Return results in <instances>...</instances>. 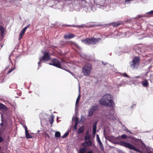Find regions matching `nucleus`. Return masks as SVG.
Returning <instances> with one entry per match:
<instances>
[{
  "label": "nucleus",
  "instance_id": "41",
  "mask_svg": "<svg viewBox=\"0 0 153 153\" xmlns=\"http://www.w3.org/2000/svg\"><path fill=\"white\" fill-rule=\"evenodd\" d=\"M121 137L124 139H126L127 138V136L126 134H123L121 135Z\"/></svg>",
  "mask_w": 153,
  "mask_h": 153
},
{
  "label": "nucleus",
  "instance_id": "15",
  "mask_svg": "<svg viewBox=\"0 0 153 153\" xmlns=\"http://www.w3.org/2000/svg\"><path fill=\"white\" fill-rule=\"evenodd\" d=\"M87 149V148L85 147L81 148L79 150V153H85Z\"/></svg>",
  "mask_w": 153,
  "mask_h": 153
},
{
  "label": "nucleus",
  "instance_id": "30",
  "mask_svg": "<svg viewBox=\"0 0 153 153\" xmlns=\"http://www.w3.org/2000/svg\"><path fill=\"white\" fill-rule=\"evenodd\" d=\"M91 135H86L85 137V140H91Z\"/></svg>",
  "mask_w": 153,
  "mask_h": 153
},
{
  "label": "nucleus",
  "instance_id": "28",
  "mask_svg": "<svg viewBox=\"0 0 153 153\" xmlns=\"http://www.w3.org/2000/svg\"><path fill=\"white\" fill-rule=\"evenodd\" d=\"M111 25L114 27H116L119 26V25H120V23L119 22H113L111 23Z\"/></svg>",
  "mask_w": 153,
  "mask_h": 153
},
{
  "label": "nucleus",
  "instance_id": "64",
  "mask_svg": "<svg viewBox=\"0 0 153 153\" xmlns=\"http://www.w3.org/2000/svg\"><path fill=\"white\" fill-rule=\"evenodd\" d=\"M138 18H140L141 17H143L142 15H139L137 16Z\"/></svg>",
  "mask_w": 153,
  "mask_h": 153
},
{
  "label": "nucleus",
  "instance_id": "21",
  "mask_svg": "<svg viewBox=\"0 0 153 153\" xmlns=\"http://www.w3.org/2000/svg\"><path fill=\"white\" fill-rule=\"evenodd\" d=\"M0 108L3 109L5 110H7V108L4 105L0 103Z\"/></svg>",
  "mask_w": 153,
  "mask_h": 153
},
{
  "label": "nucleus",
  "instance_id": "36",
  "mask_svg": "<svg viewBox=\"0 0 153 153\" xmlns=\"http://www.w3.org/2000/svg\"><path fill=\"white\" fill-rule=\"evenodd\" d=\"M30 24H29L27 26L25 27L22 30H21V31L25 33V30L27 29V28L30 26Z\"/></svg>",
  "mask_w": 153,
  "mask_h": 153
},
{
  "label": "nucleus",
  "instance_id": "26",
  "mask_svg": "<svg viewBox=\"0 0 153 153\" xmlns=\"http://www.w3.org/2000/svg\"><path fill=\"white\" fill-rule=\"evenodd\" d=\"M54 116L52 114L51 116V118L49 120V122L50 123L52 124L54 121Z\"/></svg>",
  "mask_w": 153,
  "mask_h": 153
},
{
  "label": "nucleus",
  "instance_id": "29",
  "mask_svg": "<svg viewBox=\"0 0 153 153\" xmlns=\"http://www.w3.org/2000/svg\"><path fill=\"white\" fill-rule=\"evenodd\" d=\"M131 144V143H128L125 142V143H124L123 146L129 149Z\"/></svg>",
  "mask_w": 153,
  "mask_h": 153
},
{
  "label": "nucleus",
  "instance_id": "62",
  "mask_svg": "<svg viewBox=\"0 0 153 153\" xmlns=\"http://www.w3.org/2000/svg\"><path fill=\"white\" fill-rule=\"evenodd\" d=\"M137 141H138L139 142H142V141L140 139H137Z\"/></svg>",
  "mask_w": 153,
  "mask_h": 153
},
{
  "label": "nucleus",
  "instance_id": "16",
  "mask_svg": "<svg viewBox=\"0 0 153 153\" xmlns=\"http://www.w3.org/2000/svg\"><path fill=\"white\" fill-rule=\"evenodd\" d=\"M142 84L144 87H147L149 85L148 82L146 79H145L142 82Z\"/></svg>",
  "mask_w": 153,
  "mask_h": 153
},
{
  "label": "nucleus",
  "instance_id": "57",
  "mask_svg": "<svg viewBox=\"0 0 153 153\" xmlns=\"http://www.w3.org/2000/svg\"><path fill=\"white\" fill-rule=\"evenodd\" d=\"M140 76H134L133 77V79H135V78H140Z\"/></svg>",
  "mask_w": 153,
  "mask_h": 153
},
{
  "label": "nucleus",
  "instance_id": "48",
  "mask_svg": "<svg viewBox=\"0 0 153 153\" xmlns=\"http://www.w3.org/2000/svg\"><path fill=\"white\" fill-rule=\"evenodd\" d=\"M1 136H0V143L4 141V139Z\"/></svg>",
  "mask_w": 153,
  "mask_h": 153
},
{
  "label": "nucleus",
  "instance_id": "25",
  "mask_svg": "<svg viewBox=\"0 0 153 153\" xmlns=\"http://www.w3.org/2000/svg\"><path fill=\"white\" fill-rule=\"evenodd\" d=\"M74 37V36L73 35L71 34H68V36H67V35L64 36V38L65 39H66L67 38H68L69 39H71V38H73Z\"/></svg>",
  "mask_w": 153,
  "mask_h": 153
},
{
  "label": "nucleus",
  "instance_id": "52",
  "mask_svg": "<svg viewBox=\"0 0 153 153\" xmlns=\"http://www.w3.org/2000/svg\"><path fill=\"white\" fill-rule=\"evenodd\" d=\"M102 63L104 65H107L108 64V63H107V62H104L103 61H102Z\"/></svg>",
  "mask_w": 153,
  "mask_h": 153
},
{
  "label": "nucleus",
  "instance_id": "56",
  "mask_svg": "<svg viewBox=\"0 0 153 153\" xmlns=\"http://www.w3.org/2000/svg\"><path fill=\"white\" fill-rule=\"evenodd\" d=\"M136 151L137 152H139L140 153H141L142 152L141 151L140 149H138L137 148V149L136 150Z\"/></svg>",
  "mask_w": 153,
  "mask_h": 153
},
{
  "label": "nucleus",
  "instance_id": "3",
  "mask_svg": "<svg viewBox=\"0 0 153 153\" xmlns=\"http://www.w3.org/2000/svg\"><path fill=\"white\" fill-rule=\"evenodd\" d=\"M140 59L139 57L135 56L131 62L130 67L133 70L137 69L139 66Z\"/></svg>",
  "mask_w": 153,
  "mask_h": 153
},
{
  "label": "nucleus",
  "instance_id": "32",
  "mask_svg": "<svg viewBox=\"0 0 153 153\" xmlns=\"http://www.w3.org/2000/svg\"><path fill=\"white\" fill-rule=\"evenodd\" d=\"M105 98H110L111 99L112 98V96L109 94H105L104 95Z\"/></svg>",
  "mask_w": 153,
  "mask_h": 153
},
{
  "label": "nucleus",
  "instance_id": "35",
  "mask_svg": "<svg viewBox=\"0 0 153 153\" xmlns=\"http://www.w3.org/2000/svg\"><path fill=\"white\" fill-rule=\"evenodd\" d=\"M89 8L91 10H92L93 12H94L96 10V9H95V6H92L91 7H89V8H87V10H88V9Z\"/></svg>",
  "mask_w": 153,
  "mask_h": 153
},
{
  "label": "nucleus",
  "instance_id": "50",
  "mask_svg": "<svg viewBox=\"0 0 153 153\" xmlns=\"http://www.w3.org/2000/svg\"><path fill=\"white\" fill-rule=\"evenodd\" d=\"M23 127L24 128L25 130V132H26V131H28L27 130V126L26 125H24Z\"/></svg>",
  "mask_w": 153,
  "mask_h": 153
},
{
  "label": "nucleus",
  "instance_id": "33",
  "mask_svg": "<svg viewBox=\"0 0 153 153\" xmlns=\"http://www.w3.org/2000/svg\"><path fill=\"white\" fill-rule=\"evenodd\" d=\"M129 149L136 151L137 149V148H136L132 144H131L130 147L129 148Z\"/></svg>",
  "mask_w": 153,
  "mask_h": 153
},
{
  "label": "nucleus",
  "instance_id": "14",
  "mask_svg": "<svg viewBox=\"0 0 153 153\" xmlns=\"http://www.w3.org/2000/svg\"><path fill=\"white\" fill-rule=\"evenodd\" d=\"M94 111H95L93 110L90 108L88 110V116L90 117H91Z\"/></svg>",
  "mask_w": 153,
  "mask_h": 153
},
{
  "label": "nucleus",
  "instance_id": "51",
  "mask_svg": "<svg viewBox=\"0 0 153 153\" xmlns=\"http://www.w3.org/2000/svg\"><path fill=\"white\" fill-rule=\"evenodd\" d=\"M118 87L121 86L123 85V84L121 83H120L117 84Z\"/></svg>",
  "mask_w": 153,
  "mask_h": 153
},
{
  "label": "nucleus",
  "instance_id": "38",
  "mask_svg": "<svg viewBox=\"0 0 153 153\" xmlns=\"http://www.w3.org/2000/svg\"><path fill=\"white\" fill-rule=\"evenodd\" d=\"M71 27H83L82 26V25H71Z\"/></svg>",
  "mask_w": 153,
  "mask_h": 153
},
{
  "label": "nucleus",
  "instance_id": "23",
  "mask_svg": "<svg viewBox=\"0 0 153 153\" xmlns=\"http://www.w3.org/2000/svg\"><path fill=\"white\" fill-rule=\"evenodd\" d=\"M80 91V89H79V93L78 96L76 99V104H75L76 105L79 102V100L80 99V98H81V95H80V94L79 93Z\"/></svg>",
  "mask_w": 153,
  "mask_h": 153
},
{
  "label": "nucleus",
  "instance_id": "17",
  "mask_svg": "<svg viewBox=\"0 0 153 153\" xmlns=\"http://www.w3.org/2000/svg\"><path fill=\"white\" fill-rule=\"evenodd\" d=\"M97 141L98 142V144H99L101 150L102 151H103L104 150V147L100 140H98Z\"/></svg>",
  "mask_w": 153,
  "mask_h": 153
},
{
  "label": "nucleus",
  "instance_id": "31",
  "mask_svg": "<svg viewBox=\"0 0 153 153\" xmlns=\"http://www.w3.org/2000/svg\"><path fill=\"white\" fill-rule=\"evenodd\" d=\"M0 31L1 32L2 35L4 33V28L1 25H0Z\"/></svg>",
  "mask_w": 153,
  "mask_h": 153
},
{
  "label": "nucleus",
  "instance_id": "44",
  "mask_svg": "<svg viewBox=\"0 0 153 153\" xmlns=\"http://www.w3.org/2000/svg\"><path fill=\"white\" fill-rule=\"evenodd\" d=\"M15 68H16L15 67H14L13 68L10 69V70L8 71H7V73L9 74V73H10L11 72H12L13 71V70L14 69H15Z\"/></svg>",
  "mask_w": 153,
  "mask_h": 153
},
{
  "label": "nucleus",
  "instance_id": "1",
  "mask_svg": "<svg viewBox=\"0 0 153 153\" xmlns=\"http://www.w3.org/2000/svg\"><path fill=\"white\" fill-rule=\"evenodd\" d=\"M101 40L100 38H95L91 37V38H87L83 40L82 42L85 43L86 45H95L97 42H99Z\"/></svg>",
  "mask_w": 153,
  "mask_h": 153
},
{
  "label": "nucleus",
  "instance_id": "39",
  "mask_svg": "<svg viewBox=\"0 0 153 153\" xmlns=\"http://www.w3.org/2000/svg\"><path fill=\"white\" fill-rule=\"evenodd\" d=\"M121 74L123 76L126 77L128 78L130 77L126 73Z\"/></svg>",
  "mask_w": 153,
  "mask_h": 153
},
{
  "label": "nucleus",
  "instance_id": "58",
  "mask_svg": "<svg viewBox=\"0 0 153 153\" xmlns=\"http://www.w3.org/2000/svg\"><path fill=\"white\" fill-rule=\"evenodd\" d=\"M108 140L110 142L113 143L114 142V141L111 139H108Z\"/></svg>",
  "mask_w": 153,
  "mask_h": 153
},
{
  "label": "nucleus",
  "instance_id": "47",
  "mask_svg": "<svg viewBox=\"0 0 153 153\" xmlns=\"http://www.w3.org/2000/svg\"><path fill=\"white\" fill-rule=\"evenodd\" d=\"M125 131L127 132H129V133L133 134V133L131 132L129 130L128 128H126Z\"/></svg>",
  "mask_w": 153,
  "mask_h": 153
},
{
  "label": "nucleus",
  "instance_id": "5",
  "mask_svg": "<svg viewBox=\"0 0 153 153\" xmlns=\"http://www.w3.org/2000/svg\"><path fill=\"white\" fill-rule=\"evenodd\" d=\"M48 64L58 68H62L61 63L56 58H54L51 60Z\"/></svg>",
  "mask_w": 153,
  "mask_h": 153
},
{
  "label": "nucleus",
  "instance_id": "46",
  "mask_svg": "<svg viewBox=\"0 0 153 153\" xmlns=\"http://www.w3.org/2000/svg\"><path fill=\"white\" fill-rule=\"evenodd\" d=\"M61 69H63V70H64L66 71H67L69 73H71V71L70 70H69L68 69H66L65 68H63L62 67V68H61Z\"/></svg>",
  "mask_w": 153,
  "mask_h": 153
},
{
  "label": "nucleus",
  "instance_id": "11",
  "mask_svg": "<svg viewBox=\"0 0 153 153\" xmlns=\"http://www.w3.org/2000/svg\"><path fill=\"white\" fill-rule=\"evenodd\" d=\"M107 101L108 104L107 106L112 107L114 105V102L111 99L107 98Z\"/></svg>",
  "mask_w": 153,
  "mask_h": 153
},
{
  "label": "nucleus",
  "instance_id": "8",
  "mask_svg": "<svg viewBox=\"0 0 153 153\" xmlns=\"http://www.w3.org/2000/svg\"><path fill=\"white\" fill-rule=\"evenodd\" d=\"M5 119L4 120H3V115L2 114H1V123L0 124V126L1 127L4 126V125H5L6 124V125H7V120H10L11 119L10 117V116H8L7 118H6L5 117L4 118Z\"/></svg>",
  "mask_w": 153,
  "mask_h": 153
},
{
  "label": "nucleus",
  "instance_id": "45",
  "mask_svg": "<svg viewBox=\"0 0 153 153\" xmlns=\"http://www.w3.org/2000/svg\"><path fill=\"white\" fill-rule=\"evenodd\" d=\"M83 117L82 116L81 117V119L80 120V121H81L82 122V123H83L84 122V121H85L84 119L83 120Z\"/></svg>",
  "mask_w": 153,
  "mask_h": 153
},
{
  "label": "nucleus",
  "instance_id": "4",
  "mask_svg": "<svg viewBox=\"0 0 153 153\" xmlns=\"http://www.w3.org/2000/svg\"><path fill=\"white\" fill-rule=\"evenodd\" d=\"M92 69V66L91 64H86L82 68V72L85 76L89 75Z\"/></svg>",
  "mask_w": 153,
  "mask_h": 153
},
{
  "label": "nucleus",
  "instance_id": "37",
  "mask_svg": "<svg viewBox=\"0 0 153 153\" xmlns=\"http://www.w3.org/2000/svg\"><path fill=\"white\" fill-rule=\"evenodd\" d=\"M146 13L148 14V15L149 16V17L152 15H153V10L150 11L146 12Z\"/></svg>",
  "mask_w": 153,
  "mask_h": 153
},
{
  "label": "nucleus",
  "instance_id": "6",
  "mask_svg": "<svg viewBox=\"0 0 153 153\" xmlns=\"http://www.w3.org/2000/svg\"><path fill=\"white\" fill-rule=\"evenodd\" d=\"M70 7H73V8H70L69 10L70 11H72L75 10L77 11H79L82 8H84V10L85 9L86 11H87L85 9L86 7L85 6H81L79 4H75L73 5L72 4H71L70 6Z\"/></svg>",
  "mask_w": 153,
  "mask_h": 153
},
{
  "label": "nucleus",
  "instance_id": "34",
  "mask_svg": "<svg viewBox=\"0 0 153 153\" xmlns=\"http://www.w3.org/2000/svg\"><path fill=\"white\" fill-rule=\"evenodd\" d=\"M24 33H23V32H22L21 31H20V32L19 33V40L21 39L22 37L23 36V34H24Z\"/></svg>",
  "mask_w": 153,
  "mask_h": 153
},
{
  "label": "nucleus",
  "instance_id": "18",
  "mask_svg": "<svg viewBox=\"0 0 153 153\" xmlns=\"http://www.w3.org/2000/svg\"><path fill=\"white\" fill-rule=\"evenodd\" d=\"M79 118L76 117L75 120V123L74 126L73 128L75 130H76L77 129V125L78 124V121L77 119H78Z\"/></svg>",
  "mask_w": 153,
  "mask_h": 153
},
{
  "label": "nucleus",
  "instance_id": "27",
  "mask_svg": "<svg viewBox=\"0 0 153 153\" xmlns=\"http://www.w3.org/2000/svg\"><path fill=\"white\" fill-rule=\"evenodd\" d=\"M55 136L56 137H59L61 136L60 132L59 131L56 132L55 134Z\"/></svg>",
  "mask_w": 153,
  "mask_h": 153
},
{
  "label": "nucleus",
  "instance_id": "60",
  "mask_svg": "<svg viewBox=\"0 0 153 153\" xmlns=\"http://www.w3.org/2000/svg\"><path fill=\"white\" fill-rule=\"evenodd\" d=\"M131 0H125V3H126V4H128V2H129V1H131Z\"/></svg>",
  "mask_w": 153,
  "mask_h": 153
},
{
  "label": "nucleus",
  "instance_id": "13",
  "mask_svg": "<svg viewBox=\"0 0 153 153\" xmlns=\"http://www.w3.org/2000/svg\"><path fill=\"white\" fill-rule=\"evenodd\" d=\"M7 127V125L6 124L0 128V136H2L3 132Z\"/></svg>",
  "mask_w": 153,
  "mask_h": 153
},
{
  "label": "nucleus",
  "instance_id": "2",
  "mask_svg": "<svg viewBox=\"0 0 153 153\" xmlns=\"http://www.w3.org/2000/svg\"><path fill=\"white\" fill-rule=\"evenodd\" d=\"M43 56L41 58H39V61L38 62V68L41 66V63L44 61H48L51 59V57L48 53L47 52H43ZM39 69V68H38Z\"/></svg>",
  "mask_w": 153,
  "mask_h": 153
},
{
  "label": "nucleus",
  "instance_id": "49",
  "mask_svg": "<svg viewBox=\"0 0 153 153\" xmlns=\"http://www.w3.org/2000/svg\"><path fill=\"white\" fill-rule=\"evenodd\" d=\"M58 0H55V3H56V6L59 5V3L58 2Z\"/></svg>",
  "mask_w": 153,
  "mask_h": 153
},
{
  "label": "nucleus",
  "instance_id": "22",
  "mask_svg": "<svg viewBox=\"0 0 153 153\" xmlns=\"http://www.w3.org/2000/svg\"><path fill=\"white\" fill-rule=\"evenodd\" d=\"M25 137L26 138L28 139L31 138L32 137V136L29 134L28 133V131H26L25 132Z\"/></svg>",
  "mask_w": 153,
  "mask_h": 153
},
{
  "label": "nucleus",
  "instance_id": "24",
  "mask_svg": "<svg viewBox=\"0 0 153 153\" xmlns=\"http://www.w3.org/2000/svg\"><path fill=\"white\" fill-rule=\"evenodd\" d=\"M70 131V130H68L62 136V138H66L69 134Z\"/></svg>",
  "mask_w": 153,
  "mask_h": 153
},
{
  "label": "nucleus",
  "instance_id": "61",
  "mask_svg": "<svg viewBox=\"0 0 153 153\" xmlns=\"http://www.w3.org/2000/svg\"><path fill=\"white\" fill-rule=\"evenodd\" d=\"M74 45L75 46H76L77 48H79V46H78V45L77 44H76V43H75Z\"/></svg>",
  "mask_w": 153,
  "mask_h": 153
},
{
  "label": "nucleus",
  "instance_id": "10",
  "mask_svg": "<svg viewBox=\"0 0 153 153\" xmlns=\"http://www.w3.org/2000/svg\"><path fill=\"white\" fill-rule=\"evenodd\" d=\"M100 104L107 106L108 105L107 101V98L102 99L100 100L99 101Z\"/></svg>",
  "mask_w": 153,
  "mask_h": 153
},
{
  "label": "nucleus",
  "instance_id": "12",
  "mask_svg": "<svg viewBox=\"0 0 153 153\" xmlns=\"http://www.w3.org/2000/svg\"><path fill=\"white\" fill-rule=\"evenodd\" d=\"M85 130L84 126L82 125L78 129L77 134H82L83 133Z\"/></svg>",
  "mask_w": 153,
  "mask_h": 153
},
{
  "label": "nucleus",
  "instance_id": "63",
  "mask_svg": "<svg viewBox=\"0 0 153 153\" xmlns=\"http://www.w3.org/2000/svg\"><path fill=\"white\" fill-rule=\"evenodd\" d=\"M87 153H93V151L92 150H90Z\"/></svg>",
  "mask_w": 153,
  "mask_h": 153
},
{
  "label": "nucleus",
  "instance_id": "9",
  "mask_svg": "<svg viewBox=\"0 0 153 153\" xmlns=\"http://www.w3.org/2000/svg\"><path fill=\"white\" fill-rule=\"evenodd\" d=\"M97 121H95L93 122V126H92V136L94 137H95V134H96V132L97 131Z\"/></svg>",
  "mask_w": 153,
  "mask_h": 153
},
{
  "label": "nucleus",
  "instance_id": "59",
  "mask_svg": "<svg viewBox=\"0 0 153 153\" xmlns=\"http://www.w3.org/2000/svg\"><path fill=\"white\" fill-rule=\"evenodd\" d=\"M107 66H108V67H112V66L110 64L108 63Z\"/></svg>",
  "mask_w": 153,
  "mask_h": 153
},
{
  "label": "nucleus",
  "instance_id": "19",
  "mask_svg": "<svg viewBox=\"0 0 153 153\" xmlns=\"http://www.w3.org/2000/svg\"><path fill=\"white\" fill-rule=\"evenodd\" d=\"M91 108L94 111H95L98 109L99 106L98 105H94L92 106Z\"/></svg>",
  "mask_w": 153,
  "mask_h": 153
},
{
  "label": "nucleus",
  "instance_id": "20",
  "mask_svg": "<svg viewBox=\"0 0 153 153\" xmlns=\"http://www.w3.org/2000/svg\"><path fill=\"white\" fill-rule=\"evenodd\" d=\"M0 108L3 109L5 110H7V108L4 105L0 103Z\"/></svg>",
  "mask_w": 153,
  "mask_h": 153
},
{
  "label": "nucleus",
  "instance_id": "53",
  "mask_svg": "<svg viewBox=\"0 0 153 153\" xmlns=\"http://www.w3.org/2000/svg\"><path fill=\"white\" fill-rule=\"evenodd\" d=\"M62 26H65L66 27H71V25H63Z\"/></svg>",
  "mask_w": 153,
  "mask_h": 153
},
{
  "label": "nucleus",
  "instance_id": "7",
  "mask_svg": "<svg viewBox=\"0 0 153 153\" xmlns=\"http://www.w3.org/2000/svg\"><path fill=\"white\" fill-rule=\"evenodd\" d=\"M81 145L82 146L85 147L94 146H95L94 144L91 140H85V142L82 143Z\"/></svg>",
  "mask_w": 153,
  "mask_h": 153
},
{
  "label": "nucleus",
  "instance_id": "55",
  "mask_svg": "<svg viewBox=\"0 0 153 153\" xmlns=\"http://www.w3.org/2000/svg\"><path fill=\"white\" fill-rule=\"evenodd\" d=\"M113 143L115 144L119 145V142L114 141V142H113Z\"/></svg>",
  "mask_w": 153,
  "mask_h": 153
},
{
  "label": "nucleus",
  "instance_id": "43",
  "mask_svg": "<svg viewBox=\"0 0 153 153\" xmlns=\"http://www.w3.org/2000/svg\"><path fill=\"white\" fill-rule=\"evenodd\" d=\"M143 17H149V16L148 15V14L146 13L145 14L142 15Z\"/></svg>",
  "mask_w": 153,
  "mask_h": 153
},
{
  "label": "nucleus",
  "instance_id": "54",
  "mask_svg": "<svg viewBox=\"0 0 153 153\" xmlns=\"http://www.w3.org/2000/svg\"><path fill=\"white\" fill-rule=\"evenodd\" d=\"M96 137H97V141L100 140V139L99 138V135L98 134L97 135Z\"/></svg>",
  "mask_w": 153,
  "mask_h": 153
},
{
  "label": "nucleus",
  "instance_id": "40",
  "mask_svg": "<svg viewBox=\"0 0 153 153\" xmlns=\"http://www.w3.org/2000/svg\"><path fill=\"white\" fill-rule=\"evenodd\" d=\"M136 106V103H132L131 104V106L130 108L131 109H133L135 108Z\"/></svg>",
  "mask_w": 153,
  "mask_h": 153
},
{
  "label": "nucleus",
  "instance_id": "42",
  "mask_svg": "<svg viewBox=\"0 0 153 153\" xmlns=\"http://www.w3.org/2000/svg\"><path fill=\"white\" fill-rule=\"evenodd\" d=\"M125 143V142H123V141H120L119 142V145L121 146H123Z\"/></svg>",
  "mask_w": 153,
  "mask_h": 153
}]
</instances>
